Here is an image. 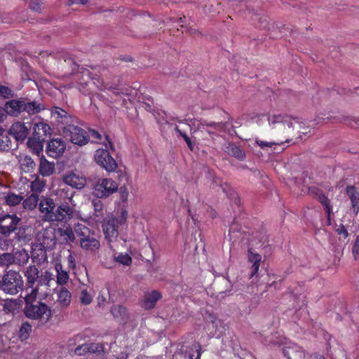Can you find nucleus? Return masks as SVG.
<instances>
[{
    "instance_id": "obj_1",
    "label": "nucleus",
    "mask_w": 359,
    "mask_h": 359,
    "mask_svg": "<svg viewBox=\"0 0 359 359\" xmlns=\"http://www.w3.org/2000/svg\"><path fill=\"white\" fill-rule=\"evenodd\" d=\"M38 288L31 290L25 297V316L32 320L46 319L48 320L52 316V309L46 303L37 300Z\"/></svg>"
},
{
    "instance_id": "obj_2",
    "label": "nucleus",
    "mask_w": 359,
    "mask_h": 359,
    "mask_svg": "<svg viewBox=\"0 0 359 359\" xmlns=\"http://www.w3.org/2000/svg\"><path fill=\"white\" fill-rule=\"evenodd\" d=\"M268 121L273 130V134L278 137L291 136L293 135V130H296L300 132V130L303 128L302 122L280 114L269 116Z\"/></svg>"
},
{
    "instance_id": "obj_3",
    "label": "nucleus",
    "mask_w": 359,
    "mask_h": 359,
    "mask_svg": "<svg viewBox=\"0 0 359 359\" xmlns=\"http://www.w3.org/2000/svg\"><path fill=\"white\" fill-rule=\"evenodd\" d=\"M128 217V212L122 210L118 217H111L105 219L102 224L103 233L105 239L109 243L117 240L118 236V228L126 225Z\"/></svg>"
},
{
    "instance_id": "obj_4",
    "label": "nucleus",
    "mask_w": 359,
    "mask_h": 359,
    "mask_svg": "<svg viewBox=\"0 0 359 359\" xmlns=\"http://www.w3.org/2000/svg\"><path fill=\"white\" fill-rule=\"evenodd\" d=\"M74 231L82 249L93 252L100 248L99 240L96 238L95 232L88 227L82 224H77L74 226Z\"/></svg>"
},
{
    "instance_id": "obj_5",
    "label": "nucleus",
    "mask_w": 359,
    "mask_h": 359,
    "mask_svg": "<svg viewBox=\"0 0 359 359\" xmlns=\"http://www.w3.org/2000/svg\"><path fill=\"white\" fill-rule=\"evenodd\" d=\"M22 287L23 280L18 272L11 270L3 276L1 289L6 294H16Z\"/></svg>"
},
{
    "instance_id": "obj_6",
    "label": "nucleus",
    "mask_w": 359,
    "mask_h": 359,
    "mask_svg": "<svg viewBox=\"0 0 359 359\" xmlns=\"http://www.w3.org/2000/svg\"><path fill=\"white\" fill-rule=\"evenodd\" d=\"M63 133L65 137L68 138L72 143L79 146L86 144L90 139V135L85 130L73 125L65 127Z\"/></svg>"
},
{
    "instance_id": "obj_7",
    "label": "nucleus",
    "mask_w": 359,
    "mask_h": 359,
    "mask_svg": "<svg viewBox=\"0 0 359 359\" xmlns=\"http://www.w3.org/2000/svg\"><path fill=\"white\" fill-rule=\"evenodd\" d=\"M53 294L56 296L51 309L53 313L60 312L69 306L72 301V294L66 287L61 286L55 288Z\"/></svg>"
},
{
    "instance_id": "obj_8",
    "label": "nucleus",
    "mask_w": 359,
    "mask_h": 359,
    "mask_svg": "<svg viewBox=\"0 0 359 359\" xmlns=\"http://www.w3.org/2000/svg\"><path fill=\"white\" fill-rule=\"evenodd\" d=\"M118 189V184L111 179L100 180L94 187V194L100 198H107Z\"/></svg>"
},
{
    "instance_id": "obj_9",
    "label": "nucleus",
    "mask_w": 359,
    "mask_h": 359,
    "mask_svg": "<svg viewBox=\"0 0 359 359\" xmlns=\"http://www.w3.org/2000/svg\"><path fill=\"white\" fill-rule=\"evenodd\" d=\"M95 161L107 172H114L118 168V164L111 156L107 149H99L95 154Z\"/></svg>"
},
{
    "instance_id": "obj_10",
    "label": "nucleus",
    "mask_w": 359,
    "mask_h": 359,
    "mask_svg": "<svg viewBox=\"0 0 359 359\" xmlns=\"http://www.w3.org/2000/svg\"><path fill=\"white\" fill-rule=\"evenodd\" d=\"M21 219L16 215L6 214L0 217V234L9 236L18 228Z\"/></svg>"
},
{
    "instance_id": "obj_11",
    "label": "nucleus",
    "mask_w": 359,
    "mask_h": 359,
    "mask_svg": "<svg viewBox=\"0 0 359 359\" xmlns=\"http://www.w3.org/2000/svg\"><path fill=\"white\" fill-rule=\"evenodd\" d=\"M73 211L67 204H62L57 208L55 207L53 215H50V222H66L72 217Z\"/></svg>"
},
{
    "instance_id": "obj_12",
    "label": "nucleus",
    "mask_w": 359,
    "mask_h": 359,
    "mask_svg": "<svg viewBox=\"0 0 359 359\" xmlns=\"http://www.w3.org/2000/svg\"><path fill=\"white\" fill-rule=\"evenodd\" d=\"M66 149V144L62 139H53L47 144L46 154L55 158L60 156Z\"/></svg>"
},
{
    "instance_id": "obj_13",
    "label": "nucleus",
    "mask_w": 359,
    "mask_h": 359,
    "mask_svg": "<svg viewBox=\"0 0 359 359\" xmlns=\"http://www.w3.org/2000/svg\"><path fill=\"white\" fill-rule=\"evenodd\" d=\"M63 181L65 184L73 188L81 189L86 184V179L82 175L76 172H69L63 177Z\"/></svg>"
},
{
    "instance_id": "obj_14",
    "label": "nucleus",
    "mask_w": 359,
    "mask_h": 359,
    "mask_svg": "<svg viewBox=\"0 0 359 359\" xmlns=\"http://www.w3.org/2000/svg\"><path fill=\"white\" fill-rule=\"evenodd\" d=\"M29 128L25 123L20 121L15 122L9 129V133L17 142L24 141L28 135Z\"/></svg>"
},
{
    "instance_id": "obj_15",
    "label": "nucleus",
    "mask_w": 359,
    "mask_h": 359,
    "mask_svg": "<svg viewBox=\"0 0 359 359\" xmlns=\"http://www.w3.org/2000/svg\"><path fill=\"white\" fill-rule=\"evenodd\" d=\"M4 107L8 114L12 116H18L20 114L24 112V98L8 100L6 102Z\"/></svg>"
},
{
    "instance_id": "obj_16",
    "label": "nucleus",
    "mask_w": 359,
    "mask_h": 359,
    "mask_svg": "<svg viewBox=\"0 0 359 359\" xmlns=\"http://www.w3.org/2000/svg\"><path fill=\"white\" fill-rule=\"evenodd\" d=\"M39 208L43 214L44 220L50 222V215H52L55 210V203L53 199L50 198H43L39 203Z\"/></svg>"
},
{
    "instance_id": "obj_17",
    "label": "nucleus",
    "mask_w": 359,
    "mask_h": 359,
    "mask_svg": "<svg viewBox=\"0 0 359 359\" xmlns=\"http://www.w3.org/2000/svg\"><path fill=\"white\" fill-rule=\"evenodd\" d=\"M226 196L231 201L233 212L236 215L241 212V198L236 191L226 184Z\"/></svg>"
},
{
    "instance_id": "obj_18",
    "label": "nucleus",
    "mask_w": 359,
    "mask_h": 359,
    "mask_svg": "<svg viewBox=\"0 0 359 359\" xmlns=\"http://www.w3.org/2000/svg\"><path fill=\"white\" fill-rule=\"evenodd\" d=\"M111 313L114 319L120 324H126L128 320L129 315L127 309L121 305H114L111 308Z\"/></svg>"
},
{
    "instance_id": "obj_19",
    "label": "nucleus",
    "mask_w": 359,
    "mask_h": 359,
    "mask_svg": "<svg viewBox=\"0 0 359 359\" xmlns=\"http://www.w3.org/2000/svg\"><path fill=\"white\" fill-rule=\"evenodd\" d=\"M161 293L158 290L146 292L144 296L142 306L145 309H151L154 308L157 301L161 299Z\"/></svg>"
},
{
    "instance_id": "obj_20",
    "label": "nucleus",
    "mask_w": 359,
    "mask_h": 359,
    "mask_svg": "<svg viewBox=\"0 0 359 359\" xmlns=\"http://www.w3.org/2000/svg\"><path fill=\"white\" fill-rule=\"evenodd\" d=\"M346 194L351 201V208L355 215H357L359 212V193L354 187L348 186L346 187Z\"/></svg>"
},
{
    "instance_id": "obj_21",
    "label": "nucleus",
    "mask_w": 359,
    "mask_h": 359,
    "mask_svg": "<svg viewBox=\"0 0 359 359\" xmlns=\"http://www.w3.org/2000/svg\"><path fill=\"white\" fill-rule=\"evenodd\" d=\"M248 261L252 264L251 266V275L250 276H254L258 271L260 262L262 260V256L257 253L252 248H250L248 251Z\"/></svg>"
},
{
    "instance_id": "obj_22",
    "label": "nucleus",
    "mask_w": 359,
    "mask_h": 359,
    "mask_svg": "<svg viewBox=\"0 0 359 359\" xmlns=\"http://www.w3.org/2000/svg\"><path fill=\"white\" fill-rule=\"evenodd\" d=\"M316 197L317 200L321 203L327 214L328 224H331L330 216L332 210V206L331 205L330 200L321 191L319 190L316 191Z\"/></svg>"
},
{
    "instance_id": "obj_23",
    "label": "nucleus",
    "mask_w": 359,
    "mask_h": 359,
    "mask_svg": "<svg viewBox=\"0 0 359 359\" xmlns=\"http://www.w3.org/2000/svg\"><path fill=\"white\" fill-rule=\"evenodd\" d=\"M55 170V165L49 162L44 156L40 158V163L39 166V172L43 177H48L51 175Z\"/></svg>"
},
{
    "instance_id": "obj_24",
    "label": "nucleus",
    "mask_w": 359,
    "mask_h": 359,
    "mask_svg": "<svg viewBox=\"0 0 359 359\" xmlns=\"http://www.w3.org/2000/svg\"><path fill=\"white\" fill-rule=\"evenodd\" d=\"M39 276V271L36 266H29L25 272L27 285L32 290Z\"/></svg>"
},
{
    "instance_id": "obj_25",
    "label": "nucleus",
    "mask_w": 359,
    "mask_h": 359,
    "mask_svg": "<svg viewBox=\"0 0 359 359\" xmlns=\"http://www.w3.org/2000/svg\"><path fill=\"white\" fill-rule=\"evenodd\" d=\"M283 354L288 359H304V351L298 346H289L283 348Z\"/></svg>"
},
{
    "instance_id": "obj_26",
    "label": "nucleus",
    "mask_w": 359,
    "mask_h": 359,
    "mask_svg": "<svg viewBox=\"0 0 359 359\" xmlns=\"http://www.w3.org/2000/svg\"><path fill=\"white\" fill-rule=\"evenodd\" d=\"M43 138H41L34 134L33 137H29L27 140V146L32 149V153L39 156L41 152L43 151L42 141Z\"/></svg>"
},
{
    "instance_id": "obj_27",
    "label": "nucleus",
    "mask_w": 359,
    "mask_h": 359,
    "mask_svg": "<svg viewBox=\"0 0 359 359\" xmlns=\"http://www.w3.org/2000/svg\"><path fill=\"white\" fill-rule=\"evenodd\" d=\"M24 99V112H27L29 115H34L41 111L45 108L37 101H28Z\"/></svg>"
},
{
    "instance_id": "obj_28",
    "label": "nucleus",
    "mask_w": 359,
    "mask_h": 359,
    "mask_svg": "<svg viewBox=\"0 0 359 359\" xmlns=\"http://www.w3.org/2000/svg\"><path fill=\"white\" fill-rule=\"evenodd\" d=\"M19 163L22 171L26 173L33 172L36 166L34 161L29 156L21 157Z\"/></svg>"
},
{
    "instance_id": "obj_29",
    "label": "nucleus",
    "mask_w": 359,
    "mask_h": 359,
    "mask_svg": "<svg viewBox=\"0 0 359 359\" xmlns=\"http://www.w3.org/2000/svg\"><path fill=\"white\" fill-rule=\"evenodd\" d=\"M13 142L9 133H6L3 128V131L0 132V151H8L12 149Z\"/></svg>"
},
{
    "instance_id": "obj_30",
    "label": "nucleus",
    "mask_w": 359,
    "mask_h": 359,
    "mask_svg": "<svg viewBox=\"0 0 359 359\" xmlns=\"http://www.w3.org/2000/svg\"><path fill=\"white\" fill-rule=\"evenodd\" d=\"M201 355V346L199 342H194L184 351V359H199Z\"/></svg>"
},
{
    "instance_id": "obj_31",
    "label": "nucleus",
    "mask_w": 359,
    "mask_h": 359,
    "mask_svg": "<svg viewBox=\"0 0 359 359\" xmlns=\"http://www.w3.org/2000/svg\"><path fill=\"white\" fill-rule=\"evenodd\" d=\"M0 306L3 307V311L6 313H13L18 307V303L16 299H3L0 297Z\"/></svg>"
},
{
    "instance_id": "obj_32",
    "label": "nucleus",
    "mask_w": 359,
    "mask_h": 359,
    "mask_svg": "<svg viewBox=\"0 0 359 359\" xmlns=\"http://www.w3.org/2000/svg\"><path fill=\"white\" fill-rule=\"evenodd\" d=\"M55 268L57 271V282L59 285L62 286L66 284L69 280L68 272L63 269V266L61 264H56Z\"/></svg>"
},
{
    "instance_id": "obj_33",
    "label": "nucleus",
    "mask_w": 359,
    "mask_h": 359,
    "mask_svg": "<svg viewBox=\"0 0 359 359\" xmlns=\"http://www.w3.org/2000/svg\"><path fill=\"white\" fill-rule=\"evenodd\" d=\"M14 264H16L19 266L25 264L29 258V256L27 252L22 249L21 250H18L14 254H13Z\"/></svg>"
},
{
    "instance_id": "obj_34",
    "label": "nucleus",
    "mask_w": 359,
    "mask_h": 359,
    "mask_svg": "<svg viewBox=\"0 0 359 359\" xmlns=\"http://www.w3.org/2000/svg\"><path fill=\"white\" fill-rule=\"evenodd\" d=\"M50 127L48 124L39 122L34 126V134L41 138L42 136L50 134Z\"/></svg>"
},
{
    "instance_id": "obj_35",
    "label": "nucleus",
    "mask_w": 359,
    "mask_h": 359,
    "mask_svg": "<svg viewBox=\"0 0 359 359\" xmlns=\"http://www.w3.org/2000/svg\"><path fill=\"white\" fill-rule=\"evenodd\" d=\"M39 196L36 194H32L22 202V205L25 209L33 210L34 209L39 202Z\"/></svg>"
},
{
    "instance_id": "obj_36",
    "label": "nucleus",
    "mask_w": 359,
    "mask_h": 359,
    "mask_svg": "<svg viewBox=\"0 0 359 359\" xmlns=\"http://www.w3.org/2000/svg\"><path fill=\"white\" fill-rule=\"evenodd\" d=\"M228 152L234 156L235 158H238L240 161H243L245 158V153L244 151L241 150L240 147L236 146L233 144H229L228 146Z\"/></svg>"
},
{
    "instance_id": "obj_37",
    "label": "nucleus",
    "mask_w": 359,
    "mask_h": 359,
    "mask_svg": "<svg viewBox=\"0 0 359 359\" xmlns=\"http://www.w3.org/2000/svg\"><path fill=\"white\" fill-rule=\"evenodd\" d=\"M32 330V326L30 323L27 322L23 323L20 328L18 333V337L20 339L21 341L27 340L29 338Z\"/></svg>"
},
{
    "instance_id": "obj_38",
    "label": "nucleus",
    "mask_w": 359,
    "mask_h": 359,
    "mask_svg": "<svg viewBox=\"0 0 359 359\" xmlns=\"http://www.w3.org/2000/svg\"><path fill=\"white\" fill-rule=\"evenodd\" d=\"M23 197L14 193H8L5 196V203L9 206H15L21 203Z\"/></svg>"
},
{
    "instance_id": "obj_39",
    "label": "nucleus",
    "mask_w": 359,
    "mask_h": 359,
    "mask_svg": "<svg viewBox=\"0 0 359 359\" xmlns=\"http://www.w3.org/2000/svg\"><path fill=\"white\" fill-rule=\"evenodd\" d=\"M51 280L50 273L48 271H45L44 273H41L39 274V278H37V281L35 283L36 286L34 285V287H37L41 285H49V282Z\"/></svg>"
},
{
    "instance_id": "obj_40",
    "label": "nucleus",
    "mask_w": 359,
    "mask_h": 359,
    "mask_svg": "<svg viewBox=\"0 0 359 359\" xmlns=\"http://www.w3.org/2000/svg\"><path fill=\"white\" fill-rule=\"evenodd\" d=\"M12 253L4 252L0 254V266H9L14 264V259Z\"/></svg>"
},
{
    "instance_id": "obj_41",
    "label": "nucleus",
    "mask_w": 359,
    "mask_h": 359,
    "mask_svg": "<svg viewBox=\"0 0 359 359\" xmlns=\"http://www.w3.org/2000/svg\"><path fill=\"white\" fill-rule=\"evenodd\" d=\"M114 259L116 262L125 266H130L132 263V258L127 253H119L117 256L114 257Z\"/></svg>"
},
{
    "instance_id": "obj_42",
    "label": "nucleus",
    "mask_w": 359,
    "mask_h": 359,
    "mask_svg": "<svg viewBox=\"0 0 359 359\" xmlns=\"http://www.w3.org/2000/svg\"><path fill=\"white\" fill-rule=\"evenodd\" d=\"M232 122V118L229 114H226V130H227L229 135L231 136L236 135L235 130L236 126Z\"/></svg>"
},
{
    "instance_id": "obj_43",
    "label": "nucleus",
    "mask_w": 359,
    "mask_h": 359,
    "mask_svg": "<svg viewBox=\"0 0 359 359\" xmlns=\"http://www.w3.org/2000/svg\"><path fill=\"white\" fill-rule=\"evenodd\" d=\"M39 252H36V249H34L32 252V257L33 259H38V262H43L46 259V251L42 248V246H40L39 249L38 250Z\"/></svg>"
},
{
    "instance_id": "obj_44",
    "label": "nucleus",
    "mask_w": 359,
    "mask_h": 359,
    "mask_svg": "<svg viewBox=\"0 0 359 359\" xmlns=\"http://www.w3.org/2000/svg\"><path fill=\"white\" fill-rule=\"evenodd\" d=\"M13 96V92L11 88L0 84V97L6 99Z\"/></svg>"
},
{
    "instance_id": "obj_45",
    "label": "nucleus",
    "mask_w": 359,
    "mask_h": 359,
    "mask_svg": "<svg viewBox=\"0 0 359 359\" xmlns=\"http://www.w3.org/2000/svg\"><path fill=\"white\" fill-rule=\"evenodd\" d=\"M283 142H280V143L275 142H266L262 141L258 139L255 140V144L260 147L262 149H265L269 147H271L273 145H277L283 144Z\"/></svg>"
},
{
    "instance_id": "obj_46",
    "label": "nucleus",
    "mask_w": 359,
    "mask_h": 359,
    "mask_svg": "<svg viewBox=\"0 0 359 359\" xmlns=\"http://www.w3.org/2000/svg\"><path fill=\"white\" fill-rule=\"evenodd\" d=\"M92 297L86 290H83L80 296V301L83 304L88 305L92 302Z\"/></svg>"
},
{
    "instance_id": "obj_47",
    "label": "nucleus",
    "mask_w": 359,
    "mask_h": 359,
    "mask_svg": "<svg viewBox=\"0 0 359 359\" xmlns=\"http://www.w3.org/2000/svg\"><path fill=\"white\" fill-rule=\"evenodd\" d=\"M43 0H30L29 7L32 11L40 12Z\"/></svg>"
},
{
    "instance_id": "obj_48",
    "label": "nucleus",
    "mask_w": 359,
    "mask_h": 359,
    "mask_svg": "<svg viewBox=\"0 0 359 359\" xmlns=\"http://www.w3.org/2000/svg\"><path fill=\"white\" fill-rule=\"evenodd\" d=\"M75 234V231H74L69 226L64 229L62 233V235L66 236L67 240L72 243L74 242L76 239Z\"/></svg>"
},
{
    "instance_id": "obj_49",
    "label": "nucleus",
    "mask_w": 359,
    "mask_h": 359,
    "mask_svg": "<svg viewBox=\"0 0 359 359\" xmlns=\"http://www.w3.org/2000/svg\"><path fill=\"white\" fill-rule=\"evenodd\" d=\"M88 353V348L86 344L77 346L74 350V353L77 355H83Z\"/></svg>"
},
{
    "instance_id": "obj_50",
    "label": "nucleus",
    "mask_w": 359,
    "mask_h": 359,
    "mask_svg": "<svg viewBox=\"0 0 359 359\" xmlns=\"http://www.w3.org/2000/svg\"><path fill=\"white\" fill-rule=\"evenodd\" d=\"M120 198L123 202H126L128 200V191L127 188L123 186L119 188Z\"/></svg>"
},
{
    "instance_id": "obj_51",
    "label": "nucleus",
    "mask_w": 359,
    "mask_h": 359,
    "mask_svg": "<svg viewBox=\"0 0 359 359\" xmlns=\"http://www.w3.org/2000/svg\"><path fill=\"white\" fill-rule=\"evenodd\" d=\"M52 114L53 115L57 114V116L60 118L66 117L67 114L66 111L60 107H54V109L52 110Z\"/></svg>"
},
{
    "instance_id": "obj_52",
    "label": "nucleus",
    "mask_w": 359,
    "mask_h": 359,
    "mask_svg": "<svg viewBox=\"0 0 359 359\" xmlns=\"http://www.w3.org/2000/svg\"><path fill=\"white\" fill-rule=\"evenodd\" d=\"M89 133H90V137L96 142H100V141L102 140V135H101V134L99 132H97V131H96L95 130H90L89 131Z\"/></svg>"
},
{
    "instance_id": "obj_53",
    "label": "nucleus",
    "mask_w": 359,
    "mask_h": 359,
    "mask_svg": "<svg viewBox=\"0 0 359 359\" xmlns=\"http://www.w3.org/2000/svg\"><path fill=\"white\" fill-rule=\"evenodd\" d=\"M353 253L356 259H359V236L357 237L355 244L353 247Z\"/></svg>"
},
{
    "instance_id": "obj_54",
    "label": "nucleus",
    "mask_w": 359,
    "mask_h": 359,
    "mask_svg": "<svg viewBox=\"0 0 359 359\" xmlns=\"http://www.w3.org/2000/svg\"><path fill=\"white\" fill-rule=\"evenodd\" d=\"M87 348H88V353H96L98 351L99 345L97 344H86Z\"/></svg>"
},
{
    "instance_id": "obj_55",
    "label": "nucleus",
    "mask_w": 359,
    "mask_h": 359,
    "mask_svg": "<svg viewBox=\"0 0 359 359\" xmlns=\"http://www.w3.org/2000/svg\"><path fill=\"white\" fill-rule=\"evenodd\" d=\"M68 267L71 269H74L76 266V262L74 257L69 255L67 257Z\"/></svg>"
},
{
    "instance_id": "obj_56",
    "label": "nucleus",
    "mask_w": 359,
    "mask_h": 359,
    "mask_svg": "<svg viewBox=\"0 0 359 359\" xmlns=\"http://www.w3.org/2000/svg\"><path fill=\"white\" fill-rule=\"evenodd\" d=\"M182 138L186 142L189 149L192 151L194 149V145L191 138L187 135V133L182 135Z\"/></svg>"
},
{
    "instance_id": "obj_57",
    "label": "nucleus",
    "mask_w": 359,
    "mask_h": 359,
    "mask_svg": "<svg viewBox=\"0 0 359 359\" xmlns=\"http://www.w3.org/2000/svg\"><path fill=\"white\" fill-rule=\"evenodd\" d=\"M349 126L351 128L359 129V118H351L348 123Z\"/></svg>"
},
{
    "instance_id": "obj_58",
    "label": "nucleus",
    "mask_w": 359,
    "mask_h": 359,
    "mask_svg": "<svg viewBox=\"0 0 359 359\" xmlns=\"http://www.w3.org/2000/svg\"><path fill=\"white\" fill-rule=\"evenodd\" d=\"M258 20L259 22V27L261 28H266L267 26H268V21H267V19L266 18H258Z\"/></svg>"
},
{
    "instance_id": "obj_59",
    "label": "nucleus",
    "mask_w": 359,
    "mask_h": 359,
    "mask_svg": "<svg viewBox=\"0 0 359 359\" xmlns=\"http://www.w3.org/2000/svg\"><path fill=\"white\" fill-rule=\"evenodd\" d=\"M0 22L8 23L11 22V18H9L8 14H0Z\"/></svg>"
},
{
    "instance_id": "obj_60",
    "label": "nucleus",
    "mask_w": 359,
    "mask_h": 359,
    "mask_svg": "<svg viewBox=\"0 0 359 359\" xmlns=\"http://www.w3.org/2000/svg\"><path fill=\"white\" fill-rule=\"evenodd\" d=\"M97 88L102 90H104V89H114V90H118L119 89L116 87H114L112 86H109L108 84L104 86L103 83H101L100 86H97Z\"/></svg>"
},
{
    "instance_id": "obj_61",
    "label": "nucleus",
    "mask_w": 359,
    "mask_h": 359,
    "mask_svg": "<svg viewBox=\"0 0 359 359\" xmlns=\"http://www.w3.org/2000/svg\"><path fill=\"white\" fill-rule=\"evenodd\" d=\"M84 76H86L88 77V80L85 81H84V83L86 85H88V83L90 79L91 80H93L94 79L93 78H91L90 77V72L88 69H83L81 72Z\"/></svg>"
},
{
    "instance_id": "obj_62",
    "label": "nucleus",
    "mask_w": 359,
    "mask_h": 359,
    "mask_svg": "<svg viewBox=\"0 0 359 359\" xmlns=\"http://www.w3.org/2000/svg\"><path fill=\"white\" fill-rule=\"evenodd\" d=\"M89 0H69V4H81L83 5H85L88 3Z\"/></svg>"
},
{
    "instance_id": "obj_63",
    "label": "nucleus",
    "mask_w": 359,
    "mask_h": 359,
    "mask_svg": "<svg viewBox=\"0 0 359 359\" xmlns=\"http://www.w3.org/2000/svg\"><path fill=\"white\" fill-rule=\"evenodd\" d=\"M337 231L339 232V234H343L345 238H346L348 235V231H346L344 226H341V228L339 229Z\"/></svg>"
},
{
    "instance_id": "obj_64",
    "label": "nucleus",
    "mask_w": 359,
    "mask_h": 359,
    "mask_svg": "<svg viewBox=\"0 0 359 359\" xmlns=\"http://www.w3.org/2000/svg\"><path fill=\"white\" fill-rule=\"evenodd\" d=\"M344 93H350V94H353V93H355L357 95H359V87H357V88H355L353 90H345Z\"/></svg>"
}]
</instances>
